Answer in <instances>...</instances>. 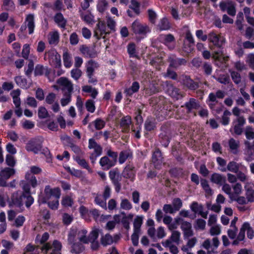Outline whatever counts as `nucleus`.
Returning a JSON list of instances; mask_svg holds the SVG:
<instances>
[{"instance_id": "1", "label": "nucleus", "mask_w": 254, "mask_h": 254, "mask_svg": "<svg viewBox=\"0 0 254 254\" xmlns=\"http://www.w3.org/2000/svg\"><path fill=\"white\" fill-rule=\"evenodd\" d=\"M23 192L21 193H14L11 196V203L16 207L21 208L25 204L26 207L29 208L33 204L34 198L31 195L30 187L25 181H21L20 183Z\"/></svg>"}, {"instance_id": "2", "label": "nucleus", "mask_w": 254, "mask_h": 254, "mask_svg": "<svg viewBox=\"0 0 254 254\" xmlns=\"http://www.w3.org/2000/svg\"><path fill=\"white\" fill-rule=\"evenodd\" d=\"M62 245L58 240H54L52 244L50 243L44 244L41 250L46 254H62L61 249Z\"/></svg>"}, {"instance_id": "3", "label": "nucleus", "mask_w": 254, "mask_h": 254, "mask_svg": "<svg viewBox=\"0 0 254 254\" xmlns=\"http://www.w3.org/2000/svg\"><path fill=\"white\" fill-rule=\"evenodd\" d=\"M43 139L41 137H37L31 139L25 146L27 151L33 152L37 154L42 148Z\"/></svg>"}, {"instance_id": "4", "label": "nucleus", "mask_w": 254, "mask_h": 254, "mask_svg": "<svg viewBox=\"0 0 254 254\" xmlns=\"http://www.w3.org/2000/svg\"><path fill=\"white\" fill-rule=\"evenodd\" d=\"M171 137L170 127L168 125H164L161 127V133L159 135L160 142L165 147H167Z\"/></svg>"}, {"instance_id": "5", "label": "nucleus", "mask_w": 254, "mask_h": 254, "mask_svg": "<svg viewBox=\"0 0 254 254\" xmlns=\"http://www.w3.org/2000/svg\"><path fill=\"white\" fill-rule=\"evenodd\" d=\"M109 177L115 187L116 191L119 192L121 189V184L120 182L122 179V176L120 174L119 170L116 168L111 170L109 172Z\"/></svg>"}, {"instance_id": "6", "label": "nucleus", "mask_w": 254, "mask_h": 254, "mask_svg": "<svg viewBox=\"0 0 254 254\" xmlns=\"http://www.w3.org/2000/svg\"><path fill=\"white\" fill-rule=\"evenodd\" d=\"M57 83L61 86L63 94H72L73 84L67 78L61 77L57 80Z\"/></svg>"}, {"instance_id": "7", "label": "nucleus", "mask_w": 254, "mask_h": 254, "mask_svg": "<svg viewBox=\"0 0 254 254\" xmlns=\"http://www.w3.org/2000/svg\"><path fill=\"white\" fill-rule=\"evenodd\" d=\"M219 6L222 11L227 12L230 16H234L236 15V4L232 1H222L220 2Z\"/></svg>"}, {"instance_id": "8", "label": "nucleus", "mask_w": 254, "mask_h": 254, "mask_svg": "<svg viewBox=\"0 0 254 254\" xmlns=\"http://www.w3.org/2000/svg\"><path fill=\"white\" fill-rule=\"evenodd\" d=\"M131 29L135 34L144 35L150 31V29L147 25L141 24L137 20L132 23Z\"/></svg>"}, {"instance_id": "9", "label": "nucleus", "mask_w": 254, "mask_h": 254, "mask_svg": "<svg viewBox=\"0 0 254 254\" xmlns=\"http://www.w3.org/2000/svg\"><path fill=\"white\" fill-rule=\"evenodd\" d=\"M166 83L167 88V92L172 97L178 100L184 96L179 88L174 86L172 84L169 83L168 81Z\"/></svg>"}, {"instance_id": "10", "label": "nucleus", "mask_w": 254, "mask_h": 254, "mask_svg": "<svg viewBox=\"0 0 254 254\" xmlns=\"http://www.w3.org/2000/svg\"><path fill=\"white\" fill-rule=\"evenodd\" d=\"M15 173V170L13 168L6 167L1 170V186L6 187L7 186L5 180L10 178Z\"/></svg>"}, {"instance_id": "11", "label": "nucleus", "mask_w": 254, "mask_h": 254, "mask_svg": "<svg viewBox=\"0 0 254 254\" xmlns=\"http://www.w3.org/2000/svg\"><path fill=\"white\" fill-rule=\"evenodd\" d=\"M79 50L82 55L86 58H95L97 53L94 47H90L85 45L80 46Z\"/></svg>"}, {"instance_id": "12", "label": "nucleus", "mask_w": 254, "mask_h": 254, "mask_svg": "<svg viewBox=\"0 0 254 254\" xmlns=\"http://www.w3.org/2000/svg\"><path fill=\"white\" fill-rule=\"evenodd\" d=\"M181 107H185L187 110V113H190L192 112V110L198 109L200 107V104L195 99L191 98L184 105H182Z\"/></svg>"}, {"instance_id": "13", "label": "nucleus", "mask_w": 254, "mask_h": 254, "mask_svg": "<svg viewBox=\"0 0 254 254\" xmlns=\"http://www.w3.org/2000/svg\"><path fill=\"white\" fill-rule=\"evenodd\" d=\"M44 192L45 196L47 199H50L52 197L59 198L61 195L60 190L59 188H56L52 189L49 186L45 187Z\"/></svg>"}, {"instance_id": "14", "label": "nucleus", "mask_w": 254, "mask_h": 254, "mask_svg": "<svg viewBox=\"0 0 254 254\" xmlns=\"http://www.w3.org/2000/svg\"><path fill=\"white\" fill-rule=\"evenodd\" d=\"M49 63L55 68H60L61 66V56L56 52L50 53Z\"/></svg>"}, {"instance_id": "15", "label": "nucleus", "mask_w": 254, "mask_h": 254, "mask_svg": "<svg viewBox=\"0 0 254 254\" xmlns=\"http://www.w3.org/2000/svg\"><path fill=\"white\" fill-rule=\"evenodd\" d=\"M181 228L183 231L185 238H188L193 235L191 224L187 221H183Z\"/></svg>"}, {"instance_id": "16", "label": "nucleus", "mask_w": 254, "mask_h": 254, "mask_svg": "<svg viewBox=\"0 0 254 254\" xmlns=\"http://www.w3.org/2000/svg\"><path fill=\"white\" fill-rule=\"evenodd\" d=\"M182 82L185 86L190 90H195L199 87L198 83L194 82L189 76H182Z\"/></svg>"}, {"instance_id": "17", "label": "nucleus", "mask_w": 254, "mask_h": 254, "mask_svg": "<svg viewBox=\"0 0 254 254\" xmlns=\"http://www.w3.org/2000/svg\"><path fill=\"white\" fill-rule=\"evenodd\" d=\"M135 173V167L132 164H128L125 168L122 174L126 178L132 179Z\"/></svg>"}, {"instance_id": "18", "label": "nucleus", "mask_w": 254, "mask_h": 254, "mask_svg": "<svg viewBox=\"0 0 254 254\" xmlns=\"http://www.w3.org/2000/svg\"><path fill=\"white\" fill-rule=\"evenodd\" d=\"M24 24L28 28V33L31 34L33 33L35 23H34V16L32 14H29L27 15Z\"/></svg>"}, {"instance_id": "19", "label": "nucleus", "mask_w": 254, "mask_h": 254, "mask_svg": "<svg viewBox=\"0 0 254 254\" xmlns=\"http://www.w3.org/2000/svg\"><path fill=\"white\" fill-rule=\"evenodd\" d=\"M100 164L103 170H109L111 168L114 166L116 164L111 160L108 156H104L100 159Z\"/></svg>"}, {"instance_id": "20", "label": "nucleus", "mask_w": 254, "mask_h": 254, "mask_svg": "<svg viewBox=\"0 0 254 254\" xmlns=\"http://www.w3.org/2000/svg\"><path fill=\"white\" fill-rule=\"evenodd\" d=\"M169 62L170 63L169 67L177 68L180 66L185 64L187 63V61L185 59H175L172 58H170L169 59Z\"/></svg>"}, {"instance_id": "21", "label": "nucleus", "mask_w": 254, "mask_h": 254, "mask_svg": "<svg viewBox=\"0 0 254 254\" xmlns=\"http://www.w3.org/2000/svg\"><path fill=\"white\" fill-rule=\"evenodd\" d=\"M208 40L213 44V45L218 48H221L223 41L220 40L219 37L214 32H211L208 34Z\"/></svg>"}, {"instance_id": "22", "label": "nucleus", "mask_w": 254, "mask_h": 254, "mask_svg": "<svg viewBox=\"0 0 254 254\" xmlns=\"http://www.w3.org/2000/svg\"><path fill=\"white\" fill-rule=\"evenodd\" d=\"M211 181L215 184L222 185L226 183V179L225 176L218 173H213L210 178Z\"/></svg>"}, {"instance_id": "23", "label": "nucleus", "mask_w": 254, "mask_h": 254, "mask_svg": "<svg viewBox=\"0 0 254 254\" xmlns=\"http://www.w3.org/2000/svg\"><path fill=\"white\" fill-rule=\"evenodd\" d=\"M152 162L156 165H159L163 162L162 153L158 148L156 149L152 155Z\"/></svg>"}, {"instance_id": "24", "label": "nucleus", "mask_w": 254, "mask_h": 254, "mask_svg": "<svg viewBox=\"0 0 254 254\" xmlns=\"http://www.w3.org/2000/svg\"><path fill=\"white\" fill-rule=\"evenodd\" d=\"M25 180H22V181H25L29 185H30L33 187L35 188L37 185V181L35 176L29 172H28L26 174L25 176Z\"/></svg>"}, {"instance_id": "25", "label": "nucleus", "mask_w": 254, "mask_h": 254, "mask_svg": "<svg viewBox=\"0 0 254 254\" xmlns=\"http://www.w3.org/2000/svg\"><path fill=\"white\" fill-rule=\"evenodd\" d=\"M20 93V90L17 89L16 90H13L10 93L13 98V103L14 104L16 108H18L20 106L21 101L19 98Z\"/></svg>"}, {"instance_id": "26", "label": "nucleus", "mask_w": 254, "mask_h": 254, "mask_svg": "<svg viewBox=\"0 0 254 254\" xmlns=\"http://www.w3.org/2000/svg\"><path fill=\"white\" fill-rule=\"evenodd\" d=\"M55 22L58 24L59 26L64 28L66 24V20L64 18L63 15L59 12L57 13L54 16Z\"/></svg>"}, {"instance_id": "27", "label": "nucleus", "mask_w": 254, "mask_h": 254, "mask_svg": "<svg viewBox=\"0 0 254 254\" xmlns=\"http://www.w3.org/2000/svg\"><path fill=\"white\" fill-rule=\"evenodd\" d=\"M144 127L147 131L153 130L156 127L155 119L153 118H148L145 122Z\"/></svg>"}, {"instance_id": "28", "label": "nucleus", "mask_w": 254, "mask_h": 254, "mask_svg": "<svg viewBox=\"0 0 254 254\" xmlns=\"http://www.w3.org/2000/svg\"><path fill=\"white\" fill-rule=\"evenodd\" d=\"M88 147L89 149H94L95 152L102 153V148L98 144L94 139L90 138L89 139Z\"/></svg>"}, {"instance_id": "29", "label": "nucleus", "mask_w": 254, "mask_h": 254, "mask_svg": "<svg viewBox=\"0 0 254 254\" xmlns=\"http://www.w3.org/2000/svg\"><path fill=\"white\" fill-rule=\"evenodd\" d=\"M70 252L76 254L81 253L84 250V247L81 243L79 242L74 243L71 245Z\"/></svg>"}, {"instance_id": "30", "label": "nucleus", "mask_w": 254, "mask_h": 254, "mask_svg": "<svg viewBox=\"0 0 254 254\" xmlns=\"http://www.w3.org/2000/svg\"><path fill=\"white\" fill-rule=\"evenodd\" d=\"M80 16L81 18L86 23L88 24H93L94 23V16L89 12L88 14H84L83 12L79 10Z\"/></svg>"}, {"instance_id": "31", "label": "nucleus", "mask_w": 254, "mask_h": 254, "mask_svg": "<svg viewBox=\"0 0 254 254\" xmlns=\"http://www.w3.org/2000/svg\"><path fill=\"white\" fill-rule=\"evenodd\" d=\"M158 27L160 31L167 30L171 28V25L168 19L166 17H164L160 20Z\"/></svg>"}, {"instance_id": "32", "label": "nucleus", "mask_w": 254, "mask_h": 254, "mask_svg": "<svg viewBox=\"0 0 254 254\" xmlns=\"http://www.w3.org/2000/svg\"><path fill=\"white\" fill-rule=\"evenodd\" d=\"M131 118L130 116H126L121 120L120 125L124 128L125 131H127L131 124Z\"/></svg>"}, {"instance_id": "33", "label": "nucleus", "mask_w": 254, "mask_h": 254, "mask_svg": "<svg viewBox=\"0 0 254 254\" xmlns=\"http://www.w3.org/2000/svg\"><path fill=\"white\" fill-rule=\"evenodd\" d=\"M113 242V238L109 234H106L101 238V243L103 246L111 245Z\"/></svg>"}, {"instance_id": "34", "label": "nucleus", "mask_w": 254, "mask_h": 254, "mask_svg": "<svg viewBox=\"0 0 254 254\" xmlns=\"http://www.w3.org/2000/svg\"><path fill=\"white\" fill-rule=\"evenodd\" d=\"M97 29L100 32V35L109 34L110 32L107 31V28L104 21L99 20L97 25Z\"/></svg>"}, {"instance_id": "35", "label": "nucleus", "mask_w": 254, "mask_h": 254, "mask_svg": "<svg viewBox=\"0 0 254 254\" xmlns=\"http://www.w3.org/2000/svg\"><path fill=\"white\" fill-rule=\"evenodd\" d=\"M213 58L221 63H225L228 61V57H224L220 52H215L213 55Z\"/></svg>"}, {"instance_id": "36", "label": "nucleus", "mask_w": 254, "mask_h": 254, "mask_svg": "<svg viewBox=\"0 0 254 254\" xmlns=\"http://www.w3.org/2000/svg\"><path fill=\"white\" fill-rule=\"evenodd\" d=\"M59 41V35L57 31L50 33L49 43L51 45H56Z\"/></svg>"}, {"instance_id": "37", "label": "nucleus", "mask_w": 254, "mask_h": 254, "mask_svg": "<svg viewBox=\"0 0 254 254\" xmlns=\"http://www.w3.org/2000/svg\"><path fill=\"white\" fill-rule=\"evenodd\" d=\"M142 224V217L137 216L134 219L133 222V228L134 232H140V227Z\"/></svg>"}, {"instance_id": "38", "label": "nucleus", "mask_w": 254, "mask_h": 254, "mask_svg": "<svg viewBox=\"0 0 254 254\" xmlns=\"http://www.w3.org/2000/svg\"><path fill=\"white\" fill-rule=\"evenodd\" d=\"M77 234V229L71 228L68 234L67 241L69 245H71L74 243L75 237Z\"/></svg>"}, {"instance_id": "39", "label": "nucleus", "mask_w": 254, "mask_h": 254, "mask_svg": "<svg viewBox=\"0 0 254 254\" xmlns=\"http://www.w3.org/2000/svg\"><path fill=\"white\" fill-rule=\"evenodd\" d=\"M246 188V198L249 202H254V190L251 188Z\"/></svg>"}, {"instance_id": "40", "label": "nucleus", "mask_w": 254, "mask_h": 254, "mask_svg": "<svg viewBox=\"0 0 254 254\" xmlns=\"http://www.w3.org/2000/svg\"><path fill=\"white\" fill-rule=\"evenodd\" d=\"M131 4L129 7L132 9L136 15H139L140 13V3L136 1V0H131Z\"/></svg>"}, {"instance_id": "41", "label": "nucleus", "mask_w": 254, "mask_h": 254, "mask_svg": "<svg viewBox=\"0 0 254 254\" xmlns=\"http://www.w3.org/2000/svg\"><path fill=\"white\" fill-rule=\"evenodd\" d=\"M38 117L41 119L47 118L49 117V113L47 109L43 106L39 108L38 110Z\"/></svg>"}, {"instance_id": "42", "label": "nucleus", "mask_w": 254, "mask_h": 254, "mask_svg": "<svg viewBox=\"0 0 254 254\" xmlns=\"http://www.w3.org/2000/svg\"><path fill=\"white\" fill-rule=\"evenodd\" d=\"M233 201H236L238 203L241 205L246 204L249 202L247 198H245L244 196L239 195L235 196V194L231 199V202Z\"/></svg>"}, {"instance_id": "43", "label": "nucleus", "mask_w": 254, "mask_h": 254, "mask_svg": "<svg viewBox=\"0 0 254 254\" xmlns=\"http://www.w3.org/2000/svg\"><path fill=\"white\" fill-rule=\"evenodd\" d=\"M227 169L231 172L237 173L239 169V165L234 161H231L228 163Z\"/></svg>"}, {"instance_id": "44", "label": "nucleus", "mask_w": 254, "mask_h": 254, "mask_svg": "<svg viewBox=\"0 0 254 254\" xmlns=\"http://www.w3.org/2000/svg\"><path fill=\"white\" fill-rule=\"evenodd\" d=\"M200 183L201 187L205 191L206 193L208 194L211 195L212 193V190L210 189L207 181L205 179H201Z\"/></svg>"}, {"instance_id": "45", "label": "nucleus", "mask_w": 254, "mask_h": 254, "mask_svg": "<svg viewBox=\"0 0 254 254\" xmlns=\"http://www.w3.org/2000/svg\"><path fill=\"white\" fill-rule=\"evenodd\" d=\"M75 160L77 162V163L82 167L86 169L87 170H88V171H91V169L90 168L88 164V163L85 159H81L79 157L76 156Z\"/></svg>"}, {"instance_id": "46", "label": "nucleus", "mask_w": 254, "mask_h": 254, "mask_svg": "<svg viewBox=\"0 0 254 254\" xmlns=\"http://www.w3.org/2000/svg\"><path fill=\"white\" fill-rule=\"evenodd\" d=\"M182 205V201L180 198H175L173 200L172 205L176 212L180 210Z\"/></svg>"}, {"instance_id": "47", "label": "nucleus", "mask_w": 254, "mask_h": 254, "mask_svg": "<svg viewBox=\"0 0 254 254\" xmlns=\"http://www.w3.org/2000/svg\"><path fill=\"white\" fill-rule=\"evenodd\" d=\"M243 224L245 231L247 230V237L249 239H252L254 237V230L253 228L250 226L248 222H245Z\"/></svg>"}, {"instance_id": "48", "label": "nucleus", "mask_w": 254, "mask_h": 254, "mask_svg": "<svg viewBox=\"0 0 254 254\" xmlns=\"http://www.w3.org/2000/svg\"><path fill=\"white\" fill-rule=\"evenodd\" d=\"M206 222L202 219H198L195 221L194 228L195 229L204 230L205 228Z\"/></svg>"}, {"instance_id": "49", "label": "nucleus", "mask_w": 254, "mask_h": 254, "mask_svg": "<svg viewBox=\"0 0 254 254\" xmlns=\"http://www.w3.org/2000/svg\"><path fill=\"white\" fill-rule=\"evenodd\" d=\"M231 115V112L227 110H225L224 112L223 115L222 117V121H221V123L223 125L226 126L229 124V121H230L229 116H230Z\"/></svg>"}, {"instance_id": "50", "label": "nucleus", "mask_w": 254, "mask_h": 254, "mask_svg": "<svg viewBox=\"0 0 254 254\" xmlns=\"http://www.w3.org/2000/svg\"><path fill=\"white\" fill-rule=\"evenodd\" d=\"M3 6L7 10H13L14 9V4L12 0H3Z\"/></svg>"}, {"instance_id": "51", "label": "nucleus", "mask_w": 254, "mask_h": 254, "mask_svg": "<svg viewBox=\"0 0 254 254\" xmlns=\"http://www.w3.org/2000/svg\"><path fill=\"white\" fill-rule=\"evenodd\" d=\"M87 232L86 230H82L78 234V236L80 233L81 234V235L79 237V240L81 242L84 244H87L89 242V237H87L86 236Z\"/></svg>"}, {"instance_id": "52", "label": "nucleus", "mask_w": 254, "mask_h": 254, "mask_svg": "<svg viewBox=\"0 0 254 254\" xmlns=\"http://www.w3.org/2000/svg\"><path fill=\"white\" fill-rule=\"evenodd\" d=\"M68 143L70 147L71 150L77 155H80L82 153V151L79 146L74 144L73 143L71 142V140L69 137H68Z\"/></svg>"}, {"instance_id": "53", "label": "nucleus", "mask_w": 254, "mask_h": 254, "mask_svg": "<svg viewBox=\"0 0 254 254\" xmlns=\"http://www.w3.org/2000/svg\"><path fill=\"white\" fill-rule=\"evenodd\" d=\"M6 164L10 166V168H13L16 163L14 157L10 154H7L5 159Z\"/></svg>"}, {"instance_id": "54", "label": "nucleus", "mask_w": 254, "mask_h": 254, "mask_svg": "<svg viewBox=\"0 0 254 254\" xmlns=\"http://www.w3.org/2000/svg\"><path fill=\"white\" fill-rule=\"evenodd\" d=\"M160 36L163 37L164 40V44L167 46H168L169 44L173 42H174L175 40L174 36L171 34L164 35H161Z\"/></svg>"}, {"instance_id": "55", "label": "nucleus", "mask_w": 254, "mask_h": 254, "mask_svg": "<svg viewBox=\"0 0 254 254\" xmlns=\"http://www.w3.org/2000/svg\"><path fill=\"white\" fill-rule=\"evenodd\" d=\"M95 127L97 130H100L103 128L105 126V122L104 121L100 118L97 119L94 122Z\"/></svg>"}, {"instance_id": "56", "label": "nucleus", "mask_w": 254, "mask_h": 254, "mask_svg": "<svg viewBox=\"0 0 254 254\" xmlns=\"http://www.w3.org/2000/svg\"><path fill=\"white\" fill-rule=\"evenodd\" d=\"M108 6V2L106 0H101L98 5L97 8L100 12L103 13Z\"/></svg>"}, {"instance_id": "57", "label": "nucleus", "mask_w": 254, "mask_h": 254, "mask_svg": "<svg viewBox=\"0 0 254 254\" xmlns=\"http://www.w3.org/2000/svg\"><path fill=\"white\" fill-rule=\"evenodd\" d=\"M224 185L222 187V190L226 193H227V194L229 195V198L230 199V200L232 198H233V196L235 195L232 192H231V188L230 187V186L228 184H226L225 183H223Z\"/></svg>"}, {"instance_id": "58", "label": "nucleus", "mask_w": 254, "mask_h": 254, "mask_svg": "<svg viewBox=\"0 0 254 254\" xmlns=\"http://www.w3.org/2000/svg\"><path fill=\"white\" fill-rule=\"evenodd\" d=\"M64 97L61 99V105L65 106L71 101V94H63Z\"/></svg>"}, {"instance_id": "59", "label": "nucleus", "mask_w": 254, "mask_h": 254, "mask_svg": "<svg viewBox=\"0 0 254 254\" xmlns=\"http://www.w3.org/2000/svg\"><path fill=\"white\" fill-rule=\"evenodd\" d=\"M85 106L87 110L91 113H93L95 110L94 102L92 100H88L85 103Z\"/></svg>"}, {"instance_id": "60", "label": "nucleus", "mask_w": 254, "mask_h": 254, "mask_svg": "<svg viewBox=\"0 0 254 254\" xmlns=\"http://www.w3.org/2000/svg\"><path fill=\"white\" fill-rule=\"evenodd\" d=\"M121 208L125 210H129L132 208V205L128 199H123L121 203Z\"/></svg>"}, {"instance_id": "61", "label": "nucleus", "mask_w": 254, "mask_h": 254, "mask_svg": "<svg viewBox=\"0 0 254 254\" xmlns=\"http://www.w3.org/2000/svg\"><path fill=\"white\" fill-rule=\"evenodd\" d=\"M56 99V95L52 92L50 93L46 97L45 101L46 102L50 105L54 104L55 102V100Z\"/></svg>"}, {"instance_id": "62", "label": "nucleus", "mask_w": 254, "mask_h": 254, "mask_svg": "<svg viewBox=\"0 0 254 254\" xmlns=\"http://www.w3.org/2000/svg\"><path fill=\"white\" fill-rule=\"evenodd\" d=\"M231 76L232 80L236 84H239L241 81V77L240 73L236 71L231 72Z\"/></svg>"}, {"instance_id": "63", "label": "nucleus", "mask_w": 254, "mask_h": 254, "mask_svg": "<svg viewBox=\"0 0 254 254\" xmlns=\"http://www.w3.org/2000/svg\"><path fill=\"white\" fill-rule=\"evenodd\" d=\"M99 236V230L95 229L93 230L89 234L88 237L89 241H96Z\"/></svg>"}, {"instance_id": "64", "label": "nucleus", "mask_w": 254, "mask_h": 254, "mask_svg": "<svg viewBox=\"0 0 254 254\" xmlns=\"http://www.w3.org/2000/svg\"><path fill=\"white\" fill-rule=\"evenodd\" d=\"M247 62L249 66L254 70V54H250L248 55Z\"/></svg>"}]
</instances>
